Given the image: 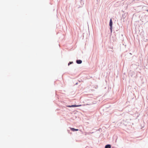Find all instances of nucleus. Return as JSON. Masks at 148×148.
Returning a JSON list of instances; mask_svg holds the SVG:
<instances>
[{"instance_id":"obj_1","label":"nucleus","mask_w":148,"mask_h":148,"mask_svg":"<svg viewBox=\"0 0 148 148\" xmlns=\"http://www.w3.org/2000/svg\"><path fill=\"white\" fill-rule=\"evenodd\" d=\"M110 29L111 31L112 30V20L111 18L110 19Z\"/></svg>"},{"instance_id":"obj_2","label":"nucleus","mask_w":148,"mask_h":148,"mask_svg":"<svg viewBox=\"0 0 148 148\" xmlns=\"http://www.w3.org/2000/svg\"><path fill=\"white\" fill-rule=\"evenodd\" d=\"M81 106V105H72L71 106H67V107H77L79 106Z\"/></svg>"},{"instance_id":"obj_3","label":"nucleus","mask_w":148,"mask_h":148,"mask_svg":"<svg viewBox=\"0 0 148 148\" xmlns=\"http://www.w3.org/2000/svg\"><path fill=\"white\" fill-rule=\"evenodd\" d=\"M70 129H71V131L73 132L75 131H77L78 130L77 129H75L73 128L70 127Z\"/></svg>"},{"instance_id":"obj_4","label":"nucleus","mask_w":148,"mask_h":148,"mask_svg":"<svg viewBox=\"0 0 148 148\" xmlns=\"http://www.w3.org/2000/svg\"><path fill=\"white\" fill-rule=\"evenodd\" d=\"M127 15V14L126 13H125L124 14H123L122 15V18L124 19L126 17V15Z\"/></svg>"},{"instance_id":"obj_5","label":"nucleus","mask_w":148,"mask_h":148,"mask_svg":"<svg viewBox=\"0 0 148 148\" xmlns=\"http://www.w3.org/2000/svg\"><path fill=\"white\" fill-rule=\"evenodd\" d=\"M76 62L78 64H80L82 63V61L80 60H77L76 61Z\"/></svg>"},{"instance_id":"obj_6","label":"nucleus","mask_w":148,"mask_h":148,"mask_svg":"<svg viewBox=\"0 0 148 148\" xmlns=\"http://www.w3.org/2000/svg\"><path fill=\"white\" fill-rule=\"evenodd\" d=\"M105 148H111V146L109 145H106L105 146Z\"/></svg>"},{"instance_id":"obj_7","label":"nucleus","mask_w":148,"mask_h":148,"mask_svg":"<svg viewBox=\"0 0 148 148\" xmlns=\"http://www.w3.org/2000/svg\"><path fill=\"white\" fill-rule=\"evenodd\" d=\"M73 63V62H70L68 64V65L69 66V65L70 64H71V63Z\"/></svg>"},{"instance_id":"obj_8","label":"nucleus","mask_w":148,"mask_h":148,"mask_svg":"<svg viewBox=\"0 0 148 148\" xmlns=\"http://www.w3.org/2000/svg\"><path fill=\"white\" fill-rule=\"evenodd\" d=\"M139 7H142L141 6H139Z\"/></svg>"}]
</instances>
